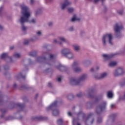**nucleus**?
<instances>
[{
	"mask_svg": "<svg viewBox=\"0 0 125 125\" xmlns=\"http://www.w3.org/2000/svg\"><path fill=\"white\" fill-rule=\"evenodd\" d=\"M73 49L75 51H79L80 50V46L77 44H74L72 45Z\"/></svg>",
	"mask_w": 125,
	"mask_h": 125,
	"instance_id": "28",
	"label": "nucleus"
},
{
	"mask_svg": "<svg viewBox=\"0 0 125 125\" xmlns=\"http://www.w3.org/2000/svg\"><path fill=\"white\" fill-rule=\"evenodd\" d=\"M30 56H36L37 55V52L36 51H34L33 52H30L29 53Z\"/></svg>",
	"mask_w": 125,
	"mask_h": 125,
	"instance_id": "45",
	"label": "nucleus"
},
{
	"mask_svg": "<svg viewBox=\"0 0 125 125\" xmlns=\"http://www.w3.org/2000/svg\"><path fill=\"white\" fill-rule=\"evenodd\" d=\"M15 105H17V106L19 107L20 110H23V109L25 108V104H23L18 103L17 104H15V103L13 102H12L10 104V106L11 107H12V108H14V106H15Z\"/></svg>",
	"mask_w": 125,
	"mask_h": 125,
	"instance_id": "11",
	"label": "nucleus"
},
{
	"mask_svg": "<svg viewBox=\"0 0 125 125\" xmlns=\"http://www.w3.org/2000/svg\"><path fill=\"white\" fill-rule=\"evenodd\" d=\"M20 7L21 9V13L22 14L21 16L23 17V19L27 18V21L26 23H31L32 24H36L37 21L36 19H32L30 20V17H31V13L30 12V9L28 6H26L24 3L20 4Z\"/></svg>",
	"mask_w": 125,
	"mask_h": 125,
	"instance_id": "1",
	"label": "nucleus"
},
{
	"mask_svg": "<svg viewBox=\"0 0 125 125\" xmlns=\"http://www.w3.org/2000/svg\"><path fill=\"white\" fill-rule=\"evenodd\" d=\"M30 4L33 5L35 3V0H30Z\"/></svg>",
	"mask_w": 125,
	"mask_h": 125,
	"instance_id": "54",
	"label": "nucleus"
},
{
	"mask_svg": "<svg viewBox=\"0 0 125 125\" xmlns=\"http://www.w3.org/2000/svg\"><path fill=\"white\" fill-rule=\"evenodd\" d=\"M53 115L56 116L59 115V110L58 109H54L52 111Z\"/></svg>",
	"mask_w": 125,
	"mask_h": 125,
	"instance_id": "32",
	"label": "nucleus"
},
{
	"mask_svg": "<svg viewBox=\"0 0 125 125\" xmlns=\"http://www.w3.org/2000/svg\"><path fill=\"white\" fill-rule=\"evenodd\" d=\"M23 44H24V45H27V44H29V41L25 40L23 42Z\"/></svg>",
	"mask_w": 125,
	"mask_h": 125,
	"instance_id": "49",
	"label": "nucleus"
},
{
	"mask_svg": "<svg viewBox=\"0 0 125 125\" xmlns=\"http://www.w3.org/2000/svg\"><path fill=\"white\" fill-rule=\"evenodd\" d=\"M93 122H94V114H93V113H90L88 114V116L85 120V125H92Z\"/></svg>",
	"mask_w": 125,
	"mask_h": 125,
	"instance_id": "7",
	"label": "nucleus"
},
{
	"mask_svg": "<svg viewBox=\"0 0 125 125\" xmlns=\"http://www.w3.org/2000/svg\"><path fill=\"white\" fill-rule=\"evenodd\" d=\"M51 85H52V84L51 83H48V86H49V87H51Z\"/></svg>",
	"mask_w": 125,
	"mask_h": 125,
	"instance_id": "63",
	"label": "nucleus"
},
{
	"mask_svg": "<svg viewBox=\"0 0 125 125\" xmlns=\"http://www.w3.org/2000/svg\"><path fill=\"white\" fill-rule=\"evenodd\" d=\"M123 28V25L121 23H116L114 25L113 29L117 38H121V31Z\"/></svg>",
	"mask_w": 125,
	"mask_h": 125,
	"instance_id": "6",
	"label": "nucleus"
},
{
	"mask_svg": "<svg viewBox=\"0 0 125 125\" xmlns=\"http://www.w3.org/2000/svg\"><path fill=\"white\" fill-rule=\"evenodd\" d=\"M34 120H41V119H42V117H34Z\"/></svg>",
	"mask_w": 125,
	"mask_h": 125,
	"instance_id": "58",
	"label": "nucleus"
},
{
	"mask_svg": "<svg viewBox=\"0 0 125 125\" xmlns=\"http://www.w3.org/2000/svg\"><path fill=\"white\" fill-rule=\"evenodd\" d=\"M74 8L73 7H69L67 8V12L69 13H72V12H74Z\"/></svg>",
	"mask_w": 125,
	"mask_h": 125,
	"instance_id": "43",
	"label": "nucleus"
},
{
	"mask_svg": "<svg viewBox=\"0 0 125 125\" xmlns=\"http://www.w3.org/2000/svg\"><path fill=\"white\" fill-rule=\"evenodd\" d=\"M86 106L88 109H90L93 106V102H89L86 103Z\"/></svg>",
	"mask_w": 125,
	"mask_h": 125,
	"instance_id": "30",
	"label": "nucleus"
},
{
	"mask_svg": "<svg viewBox=\"0 0 125 125\" xmlns=\"http://www.w3.org/2000/svg\"><path fill=\"white\" fill-rule=\"evenodd\" d=\"M4 27L0 24V31H2V30H3Z\"/></svg>",
	"mask_w": 125,
	"mask_h": 125,
	"instance_id": "61",
	"label": "nucleus"
},
{
	"mask_svg": "<svg viewBox=\"0 0 125 125\" xmlns=\"http://www.w3.org/2000/svg\"><path fill=\"white\" fill-rule=\"evenodd\" d=\"M82 64L84 67H88L89 64H91V62L89 60H85L83 61Z\"/></svg>",
	"mask_w": 125,
	"mask_h": 125,
	"instance_id": "23",
	"label": "nucleus"
},
{
	"mask_svg": "<svg viewBox=\"0 0 125 125\" xmlns=\"http://www.w3.org/2000/svg\"><path fill=\"white\" fill-rule=\"evenodd\" d=\"M56 67L57 69L61 72H66V71L68 70V68H67V67H65L62 65L61 64H59V65H57Z\"/></svg>",
	"mask_w": 125,
	"mask_h": 125,
	"instance_id": "18",
	"label": "nucleus"
},
{
	"mask_svg": "<svg viewBox=\"0 0 125 125\" xmlns=\"http://www.w3.org/2000/svg\"><path fill=\"white\" fill-rule=\"evenodd\" d=\"M71 49L68 48H64L61 51V53L62 56L66 57V56L70 52Z\"/></svg>",
	"mask_w": 125,
	"mask_h": 125,
	"instance_id": "14",
	"label": "nucleus"
},
{
	"mask_svg": "<svg viewBox=\"0 0 125 125\" xmlns=\"http://www.w3.org/2000/svg\"><path fill=\"white\" fill-rule=\"evenodd\" d=\"M83 93L82 92H80L78 94H76V97H78V98H80V97H83Z\"/></svg>",
	"mask_w": 125,
	"mask_h": 125,
	"instance_id": "41",
	"label": "nucleus"
},
{
	"mask_svg": "<svg viewBox=\"0 0 125 125\" xmlns=\"http://www.w3.org/2000/svg\"><path fill=\"white\" fill-rule=\"evenodd\" d=\"M39 39V38H38L37 36H34L33 37V39H31L30 41L31 42H35V41H36V40H38Z\"/></svg>",
	"mask_w": 125,
	"mask_h": 125,
	"instance_id": "47",
	"label": "nucleus"
},
{
	"mask_svg": "<svg viewBox=\"0 0 125 125\" xmlns=\"http://www.w3.org/2000/svg\"><path fill=\"white\" fill-rule=\"evenodd\" d=\"M102 122V119H101V118L99 117L97 119L98 124H100Z\"/></svg>",
	"mask_w": 125,
	"mask_h": 125,
	"instance_id": "50",
	"label": "nucleus"
},
{
	"mask_svg": "<svg viewBox=\"0 0 125 125\" xmlns=\"http://www.w3.org/2000/svg\"><path fill=\"white\" fill-rule=\"evenodd\" d=\"M93 77L94 79H95V80H101L100 74L99 75L98 74H95L93 75Z\"/></svg>",
	"mask_w": 125,
	"mask_h": 125,
	"instance_id": "38",
	"label": "nucleus"
},
{
	"mask_svg": "<svg viewBox=\"0 0 125 125\" xmlns=\"http://www.w3.org/2000/svg\"><path fill=\"white\" fill-rule=\"evenodd\" d=\"M4 71H9L10 70V67L8 65H5L3 66Z\"/></svg>",
	"mask_w": 125,
	"mask_h": 125,
	"instance_id": "44",
	"label": "nucleus"
},
{
	"mask_svg": "<svg viewBox=\"0 0 125 125\" xmlns=\"http://www.w3.org/2000/svg\"><path fill=\"white\" fill-rule=\"evenodd\" d=\"M107 40H108V43L111 45H113V36L111 33L106 34L103 37L102 42L104 46H106V41Z\"/></svg>",
	"mask_w": 125,
	"mask_h": 125,
	"instance_id": "5",
	"label": "nucleus"
},
{
	"mask_svg": "<svg viewBox=\"0 0 125 125\" xmlns=\"http://www.w3.org/2000/svg\"><path fill=\"white\" fill-rule=\"evenodd\" d=\"M0 58L1 59H7L9 60V62H12V58L8 56V54L7 53H4L0 55Z\"/></svg>",
	"mask_w": 125,
	"mask_h": 125,
	"instance_id": "12",
	"label": "nucleus"
},
{
	"mask_svg": "<svg viewBox=\"0 0 125 125\" xmlns=\"http://www.w3.org/2000/svg\"><path fill=\"white\" fill-rule=\"evenodd\" d=\"M80 65L79 62H74L70 65V68L73 71Z\"/></svg>",
	"mask_w": 125,
	"mask_h": 125,
	"instance_id": "21",
	"label": "nucleus"
},
{
	"mask_svg": "<svg viewBox=\"0 0 125 125\" xmlns=\"http://www.w3.org/2000/svg\"><path fill=\"white\" fill-rule=\"evenodd\" d=\"M77 118L73 119L72 125H82L81 123H79V121L81 120V118L83 119L84 118V113L83 111H80L79 113H76Z\"/></svg>",
	"mask_w": 125,
	"mask_h": 125,
	"instance_id": "4",
	"label": "nucleus"
},
{
	"mask_svg": "<svg viewBox=\"0 0 125 125\" xmlns=\"http://www.w3.org/2000/svg\"><path fill=\"white\" fill-rule=\"evenodd\" d=\"M68 5H71V2L68 0H64L63 2L61 4V10H64Z\"/></svg>",
	"mask_w": 125,
	"mask_h": 125,
	"instance_id": "10",
	"label": "nucleus"
},
{
	"mask_svg": "<svg viewBox=\"0 0 125 125\" xmlns=\"http://www.w3.org/2000/svg\"><path fill=\"white\" fill-rule=\"evenodd\" d=\"M90 72H91V73H93V72H94V68L93 67H92L90 69Z\"/></svg>",
	"mask_w": 125,
	"mask_h": 125,
	"instance_id": "57",
	"label": "nucleus"
},
{
	"mask_svg": "<svg viewBox=\"0 0 125 125\" xmlns=\"http://www.w3.org/2000/svg\"><path fill=\"white\" fill-rule=\"evenodd\" d=\"M42 8L38 9L35 12V15H39V14L42 13Z\"/></svg>",
	"mask_w": 125,
	"mask_h": 125,
	"instance_id": "40",
	"label": "nucleus"
},
{
	"mask_svg": "<svg viewBox=\"0 0 125 125\" xmlns=\"http://www.w3.org/2000/svg\"><path fill=\"white\" fill-rule=\"evenodd\" d=\"M68 31L69 32H73L74 31V27L73 26H71L68 28Z\"/></svg>",
	"mask_w": 125,
	"mask_h": 125,
	"instance_id": "52",
	"label": "nucleus"
},
{
	"mask_svg": "<svg viewBox=\"0 0 125 125\" xmlns=\"http://www.w3.org/2000/svg\"><path fill=\"white\" fill-rule=\"evenodd\" d=\"M70 84L71 85H78L80 84V81L78 79L72 78L70 80Z\"/></svg>",
	"mask_w": 125,
	"mask_h": 125,
	"instance_id": "17",
	"label": "nucleus"
},
{
	"mask_svg": "<svg viewBox=\"0 0 125 125\" xmlns=\"http://www.w3.org/2000/svg\"><path fill=\"white\" fill-rule=\"evenodd\" d=\"M62 76H59L57 78V81L59 83H61V80H62Z\"/></svg>",
	"mask_w": 125,
	"mask_h": 125,
	"instance_id": "46",
	"label": "nucleus"
},
{
	"mask_svg": "<svg viewBox=\"0 0 125 125\" xmlns=\"http://www.w3.org/2000/svg\"><path fill=\"white\" fill-rule=\"evenodd\" d=\"M54 43H58V44H60V45H62L63 44V42H58L57 41V40L54 39L53 41Z\"/></svg>",
	"mask_w": 125,
	"mask_h": 125,
	"instance_id": "42",
	"label": "nucleus"
},
{
	"mask_svg": "<svg viewBox=\"0 0 125 125\" xmlns=\"http://www.w3.org/2000/svg\"><path fill=\"white\" fill-rule=\"evenodd\" d=\"M57 124L58 125H63V119L60 118L57 120Z\"/></svg>",
	"mask_w": 125,
	"mask_h": 125,
	"instance_id": "34",
	"label": "nucleus"
},
{
	"mask_svg": "<svg viewBox=\"0 0 125 125\" xmlns=\"http://www.w3.org/2000/svg\"><path fill=\"white\" fill-rule=\"evenodd\" d=\"M10 49H11V50H12V49H14V46H10Z\"/></svg>",
	"mask_w": 125,
	"mask_h": 125,
	"instance_id": "64",
	"label": "nucleus"
},
{
	"mask_svg": "<svg viewBox=\"0 0 125 125\" xmlns=\"http://www.w3.org/2000/svg\"><path fill=\"white\" fill-rule=\"evenodd\" d=\"M0 111L1 112L2 115H1L0 117L3 118L4 117V114L6 113V109H0Z\"/></svg>",
	"mask_w": 125,
	"mask_h": 125,
	"instance_id": "33",
	"label": "nucleus"
},
{
	"mask_svg": "<svg viewBox=\"0 0 125 125\" xmlns=\"http://www.w3.org/2000/svg\"><path fill=\"white\" fill-rule=\"evenodd\" d=\"M80 19L77 18V16L74 15L73 18L71 19V22H75V21H79Z\"/></svg>",
	"mask_w": 125,
	"mask_h": 125,
	"instance_id": "35",
	"label": "nucleus"
},
{
	"mask_svg": "<svg viewBox=\"0 0 125 125\" xmlns=\"http://www.w3.org/2000/svg\"><path fill=\"white\" fill-rule=\"evenodd\" d=\"M2 11V7H0V16H1Z\"/></svg>",
	"mask_w": 125,
	"mask_h": 125,
	"instance_id": "60",
	"label": "nucleus"
},
{
	"mask_svg": "<svg viewBox=\"0 0 125 125\" xmlns=\"http://www.w3.org/2000/svg\"><path fill=\"white\" fill-rule=\"evenodd\" d=\"M116 54H120V53H118V54H109V55H107V54H102V56H103L104 59V60H108V59H111V58H113V57H114V56H115V55H116Z\"/></svg>",
	"mask_w": 125,
	"mask_h": 125,
	"instance_id": "13",
	"label": "nucleus"
},
{
	"mask_svg": "<svg viewBox=\"0 0 125 125\" xmlns=\"http://www.w3.org/2000/svg\"><path fill=\"white\" fill-rule=\"evenodd\" d=\"M87 97L88 98H94V90L90 89L87 91V94L86 95Z\"/></svg>",
	"mask_w": 125,
	"mask_h": 125,
	"instance_id": "16",
	"label": "nucleus"
},
{
	"mask_svg": "<svg viewBox=\"0 0 125 125\" xmlns=\"http://www.w3.org/2000/svg\"><path fill=\"white\" fill-rule=\"evenodd\" d=\"M4 98H3V96H2V94L1 92L0 91V105H2V104L4 102Z\"/></svg>",
	"mask_w": 125,
	"mask_h": 125,
	"instance_id": "27",
	"label": "nucleus"
},
{
	"mask_svg": "<svg viewBox=\"0 0 125 125\" xmlns=\"http://www.w3.org/2000/svg\"><path fill=\"white\" fill-rule=\"evenodd\" d=\"M118 14H120V15H122L123 13H124V11L123 10H119L118 11Z\"/></svg>",
	"mask_w": 125,
	"mask_h": 125,
	"instance_id": "51",
	"label": "nucleus"
},
{
	"mask_svg": "<svg viewBox=\"0 0 125 125\" xmlns=\"http://www.w3.org/2000/svg\"><path fill=\"white\" fill-rule=\"evenodd\" d=\"M107 107V102L106 101H103L100 104L98 105L96 108V112L98 115H100L102 112L106 110Z\"/></svg>",
	"mask_w": 125,
	"mask_h": 125,
	"instance_id": "3",
	"label": "nucleus"
},
{
	"mask_svg": "<svg viewBox=\"0 0 125 125\" xmlns=\"http://www.w3.org/2000/svg\"><path fill=\"white\" fill-rule=\"evenodd\" d=\"M20 77L22 78V79H25V76H22V73H20L19 74H17L16 76V79H17L18 80L20 79Z\"/></svg>",
	"mask_w": 125,
	"mask_h": 125,
	"instance_id": "39",
	"label": "nucleus"
},
{
	"mask_svg": "<svg viewBox=\"0 0 125 125\" xmlns=\"http://www.w3.org/2000/svg\"><path fill=\"white\" fill-rule=\"evenodd\" d=\"M65 57L67 58V59H69V60H72L75 58V56L73 52H72V51H70V52L65 56Z\"/></svg>",
	"mask_w": 125,
	"mask_h": 125,
	"instance_id": "22",
	"label": "nucleus"
},
{
	"mask_svg": "<svg viewBox=\"0 0 125 125\" xmlns=\"http://www.w3.org/2000/svg\"><path fill=\"white\" fill-rule=\"evenodd\" d=\"M37 36H41L42 35V32L38 31L36 32Z\"/></svg>",
	"mask_w": 125,
	"mask_h": 125,
	"instance_id": "53",
	"label": "nucleus"
},
{
	"mask_svg": "<svg viewBox=\"0 0 125 125\" xmlns=\"http://www.w3.org/2000/svg\"><path fill=\"white\" fill-rule=\"evenodd\" d=\"M87 79V75L86 74H82L81 75L79 78H78V80L79 81V83H81V82H84L85 80Z\"/></svg>",
	"mask_w": 125,
	"mask_h": 125,
	"instance_id": "19",
	"label": "nucleus"
},
{
	"mask_svg": "<svg viewBox=\"0 0 125 125\" xmlns=\"http://www.w3.org/2000/svg\"><path fill=\"white\" fill-rule=\"evenodd\" d=\"M99 69H100V67H99V66H96V67H95L96 71H98V70H99Z\"/></svg>",
	"mask_w": 125,
	"mask_h": 125,
	"instance_id": "59",
	"label": "nucleus"
},
{
	"mask_svg": "<svg viewBox=\"0 0 125 125\" xmlns=\"http://www.w3.org/2000/svg\"><path fill=\"white\" fill-rule=\"evenodd\" d=\"M100 78L101 80H103L105 79V78H106V77L108 76V73L107 72H103L100 74Z\"/></svg>",
	"mask_w": 125,
	"mask_h": 125,
	"instance_id": "25",
	"label": "nucleus"
},
{
	"mask_svg": "<svg viewBox=\"0 0 125 125\" xmlns=\"http://www.w3.org/2000/svg\"><path fill=\"white\" fill-rule=\"evenodd\" d=\"M67 98L68 100H72L74 98V95L72 94H69L67 95Z\"/></svg>",
	"mask_w": 125,
	"mask_h": 125,
	"instance_id": "37",
	"label": "nucleus"
},
{
	"mask_svg": "<svg viewBox=\"0 0 125 125\" xmlns=\"http://www.w3.org/2000/svg\"><path fill=\"white\" fill-rule=\"evenodd\" d=\"M116 65H117V62H111L109 63L108 66L109 67H114V66H116Z\"/></svg>",
	"mask_w": 125,
	"mask_h": 125,
	"instance_id": "36",
	"label": "nucleus"
},
{
	"mask_svg": "<svg viewBox=\"0 0 125 125\" xmlns=\"http://www.w3.org/2000/svg\"><path fill=\"white\" fill-rule=\"evenodd\" d=\"M28 21V18L24 19V17L21 16L20 19L19 20V22L21 25V28L22 31L25 32L27 30V26H25V23H27Z\"/></svg>",
	"mask_w": 125,
	"mask_h": 125,
	"instance_id": "8",
	"label": "nucleus"
},
{
	"mask_svg": "<svg viewBox=\"0 0 125 125\" xmlns=\"http://www.w3.org/2000/svg\"><path fill=\"white\" fill-rule=\"evenodd\" d=\"M100 99H101V97H98L95 98V102H98Z\"/></svg>",
	"mask_w": 125,
	"mask_h": 125,
	"instance_id": "48",
	"label": "nucleus"
},
{
	"mask_svg": "<svg viewBox=\"0 0 125 125\" xmlns=\"http://www.w3.org/2000/svg\"><path fill=\"white\" fill-rule=\"evenodd\" d=\"M58 39L60 41H61V42H65L66 43L68 42V40L65 39V37H59Z\"/></svg>",
	"mask_w": 125,
	"mask_h": 125,
	"instance_id": "29",
	"label": "nucleus"
},
{
	"mask_svg": "<svg viewBox=\"0 0 125 125\" xmlns=\"http://www.w3.org/2000/svg\"><path fill=\"white\" fill-rule=\"evenodd\" d=\"M47 54V52H43L42 56L39 57L37 58L36 59V61L39 62V63H42V62H45L46 65H48L50 66L51 62H52L55 58H56V54H49V58L46 59V55Z\"/></svg>",
	"mask_w": 125,
	"mask_h": 125,
	"instance_id": "2",
	"label": "nucleus"
},
{
	"mask_svg": "<svg viewBox=\"0 0 125 125\" xmlns=\"http://www.w3.org/2000/svg\"><path fill=\"white\" fill-rule=\"evenodd\" d=\"M59 103V102L55 101L53 103L49 106L46 108V111H49V110H53L55 107L57 106V104Z\"/></svg>",
	"mask_w": 125,
	"mask_h": 125,
	"instance_id": "15",
	"label": "nucleus"
},
{
	"mask_svg": "<svg viewBox=\"0 0 125 125\" xmlns=\"http://www.w3.org/2000/svg\"><path fill=\"white\" fill-rule=\"evenodd\" d=\"M113 74L114 77H118V76H121V75L124 74V70H123V68H119L114 71Z\"/></svg>",
	"mask_w": 125,
	"mask_h": 125,
	"instance_id": "9",
	"label": "nucleus"
},
{
	"mask_svg": "<svg viewBox=\"0 0 125 125\" xmlns=\"http://www.w3.org/2000/svg\"><path fill=\"white\" fill-rule=\"evenodd\" d=\"M115 107V104H111L110 105V108L111 109H113Z\"/></svg>",
	"mask_w": 125,
	"mask_h": 125,
	"instance_id": "62",
	"label": "nucleus"
},
{
	"mask_svg": "<svg viewBox=\"0 0 125 125\" xmlns=\"http://www.w3.org/2000/svg\"><path fill=\"white\" fill-rule=\"evenodd\" d=\"M67 115L68 116H69V117H72V113H71V112L68 111L67 112Z\"/></svg>",
	"mask_w": 125,
	"mask_h": 125,
	"instance_id": "56",
	"label": "nucleus"
},
{
	"mask_svg": "<svg viewBox=\"0 0 125 125\" xmlns=\"http://www.w3.org/2000/svg\"><path fill=\"white\" fill-rule=\"evenodd\" d=\"M21 55L20 54L17 53H15L13 55V58H15V59H19V58H20Z\"/></svg>",
	"mask_w": 125,
	"mask_h": 125,
	"instance_id": "31",
	"label": "nucleus"
},
{
	"mask_svg": "<svg viewBox=\"0 0 125 125\" xmlns=\"http://www.w3.org/2000/svg\"><path fill=\"white\" fill-rule=\"evenodd\" d=\"M83 71L82 67L77 66L74 70V73H81Z\"/></svg>",
	"mask_w": 125,
	"mask_h": 125,
	"instance_id": "26",
	"label": "nucleus"
},
{
	"mask_svg": "<svg viewBox=\"0 0 125 125\" xmlns=\"http://www.w3.org/2000/svg\"><path fill=\"white\" fill-rule=\"evenodd\" d=\"M48 25L49 27H51L52 26V25H53V22H49L48 23Z\"/></svg>",
	"mask_w": 125,
	"mask_h": 125,
	"instance_id": "55",
	"label": "nucleus"
},
{
	"mask_svg": "<svg viewBox=\"0 0 125 125\" xmlns=\"http://www.w3.org/2000/svg\"><path fill=\"white\" fill-rule=\"evenodd\" d=\"M106 95L108 98L111 99V98H113V96H114V94H113V91H108L106 92Z\"/></svg>",
	"mask_w": 125,
	"mask_h": 125,
	"instance_id": "24",
	"label": "nucleus"
},
{
	"mask_svg": "<svg viewBox=\"0 0 125 125\" xmlns=\"http://www.w3.org/2000/svg\"><path fill=\"white\" fill-rule=\"evenodd\" d=\"M118 116L117 114L114 113L110 115V119L107 122V125H109L110 123H111L112 122L114 121V120H115V118Z\"/></svg>",
	"mask_w": 125,
	"mask_h": 125,
	"instance_id": "20",
	"label": "nucleus"
}]
</instances>
